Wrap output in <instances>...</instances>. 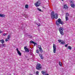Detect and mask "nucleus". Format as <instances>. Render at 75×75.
Returning <instances> with one entry per match:
<instances>
[{"mask_svg": "<svg viewBox=\"0 0 75 75\" xmlns=\"http://www.w3.org/2000/svg\"><path fill=\"white\" fill-rule=\"evenodd\" d=\"M58 41H59V42H61V44H65V42H64V41H62L61 40H58Z\"/></svg>", "mask_w": 75, "mask_h": 75, "instance_id": "nucleus-10", "label": "nucleus"}, {"mask_svg": "<svg viewBox=\"0 0 75 75\" xmlns=\"http://www.w3.org/2000/svg\"><path fill=\"white\" fill-rule=\"evenodd\" d=\"M65 19H66V21H68V20H69V18H68L67 17H66V16H65Z\"/></svg>", "mask_w": 75, "mask_h": 75, "instance_id": "nucleus-24", "label": "nucleus"}, {"mask_svg": "<svg viewBox=\"0 0 75 75\" xmlns=\"http://www.w3.org/2000/svg\"><path fill=\"white\" fill-rule=\"evenodd\" d=\"M7 33H4L3 34V35L4 36H5V35H7Z\"/></svg>", "mask_w": 75, "mask_h": 75, "instance_id": "nucleus-29", "label": "nucleus"}, {"mask_svg": "<svg viewBox=\"0 0 75 75\" xmlns=\"http://www.w3.org/2000/svg\"><path fill=\"white\" fill-rule=\"evenodd\" d=\"M1 33H2V31H1V30H0V34Z\"/></svg>", "mask_w": 75, "mask_h": 75, "instance_id": "nucleus-33", "label": "nucleus"}, {"mask_svg": "<svg viewBox=\"0 0 75 75\" xmlns=\"http://www.w3.org/2000/svg\"><path fill=\"white\" fill-rule=\"evenodd\" d=\"M37 25L39 26H41V25H41L40 24V23H38V24H37Z\"/></svg>", "mask_w": 75, "mask_h": 75, "instance_id": "nucleus-27", "label": "nucleus"}, {"mask_svg": "<svg viewBox=\"0 0 75 75\" xmlns=\"http://www.w3.org/2000/svg\"><path fill=\"white\" fill-rule=\"evenodd\" d=\"M35 4L37 7H39L40 4V2L39 1H37V2L36 3H35Z\"/></svg>", "mask_w": 75, "mask_h": 75, "instance_id": "nucleus-7", "label": "nucleus"}, {"mask_svg": "<svg viewBox=\"0 0 75 75\" xmlns=\"http://www.w3.org/2000/svg\"><path fill=\"white\" fill-rule=\"evenodd\" d=\"M25 8H28V5L26 4L25 5Z\"/></svg>", "mask_w": 75, "mask_h": 75, "instance_id": "nucleus-22", "label": "nucleus"}, {"mask_svg": "<svg viewBox=\"0 0 75 75\" xmlns=\"http://www.w3.org/2000/svg\"><path fill=\"white\" fill-rule=\"evenodd\" d=\"M38 48L40 50V52H42L43 51L42 50V48L41 47V46L40 45H38Z\"/></svg>", "mask_w": 75, "mask_h": 75, "instance_id": "nucleus-8", "label": "nucleus"}, {"mask_svg": "<svg viewBox=\"0 0 75 75\" xmlns=\"http://www.w3.org/2000/svg\"><path fill=\"white\" fill-rule=\"evenodd\" d=\"M30 75H32V74H30Z\"/></svg>", "mask_w": 75, "mask_h": 75, "instance_id": "nucleus-36", "label": "nucleus"}, {"mask_svg": "<svg viewBox=\"0 0 75 75\" xmlns=\"http://www.w3.org/2000/svg\"><path fill=\"white\" fill-rule=\"evenodd\" d=\"M70 3L71 4V7L73 8H74V7H75V4H74V1H71Z\"/></svg>", "mask_w": 75, "mask_h": 75, "instance_id": "nucleus-6", "label": "nucleus"}, {"mask_svg": "<svg viewBox=\"0 0 75 75\" xmlns=\"http://www.w3.org/2000/svg\"><path fill=\"white\" fill-rule=\"evenodd\" d=\"M2 47H7V46H6V44H3V43L2 44Z\"/></svg>", "mask_w": 75, "mask_h": 75, "instance_id": "nucleus-17", "label": "nucleus"}, {"mask_svg": "<svg viewBox=\"0 0 75 75\" xmlns=\"http://www.w3.org/2000/svg\"><path fill=\"white\" fill-rule=\"evenodd\" d=\"M18 55H21V53L20 52V51H18Z\"/></svg>", "mask_w": 75, "mask_h": 75, "instance_id": "nucleus-21", "label": "nucleus"}, {"mask_svg": "<svg viewBox=\"0 0 75 75\" xmlns=\"http://www.w3.org/2000/svg\"><path fill=\"white\" fill-rule=\"evenodd\" d=\"M42 66H41V64L38 63L37 64L36 66V69L38 70H40V69H42Z\"/></svg>", "mask_w": 75, "mask_h": 75, "instance_id": "nucleus-4", "label": "nucleus"}, {"mask_svg": "<svg viewBox=\"0 0 75 75\" xmlns=\"http://www.w3.org/2000/svg\"><path fill=\"white\" fill-rule=\"evenodd\" d=\"M51 17L52 19H54V18L57 19L58 18V14L56 13L54 14V12H52L51 13Z\"/></svg>", "mask_w": 75, "mask_h": 75, "instance_id": "nucleus-2", "label": "nucleus"}, {"mask_svg": "<svg viewBox=\"0 0 75 75\" xmlns=\"http://www.w3.org/2000/svg\"><path fill=\"white\" fill-rule=\"evenodd\" d=\"M67 46H68V45H65V47H67Z\"/></svg>", "mask_w": 75, "mask_h": 75, "instance_id": "nucleus-31", "label": "nucleus"}, {"mask_svg": "<svg viewBox=\"0 0 75 75\" xmlns=\"http://www.w3.org/2000/svg\"><path fill=\"white\" fill-rule=\"evenodd\" d=\"M64 28L62 27H60L59 29V31L60 34L62 35H64Z\"/></svg>", "mask_w": 75, "mask_h": 75, "instance_id": "nucleus-3", "label": "nucleus"}, {"mask_svg": "<svg viewBox=\"0 0 75 75\" xmlns=\"http://www.w3.org/2000/svg\"><path fill=\"white\" fill-rule=\"evenodd\" d=\"M24 49L25 52H29V51H30V50H29V49H28L25 46L24 47Z\"/></svg>", "mask_w": 75, "mask_h": 75, "instance_id": "nucleus-9", "label": "nucleus"}, {"mask_svg": "<svg viewBox=\"0 0 75 75\" xmlns=\"http://www.w3.org/2000/svg\"><path fill=\"white\" fill-rule=\"evenodd\" d=\"M16 50H17V52H18V51H19L18 50V48H17L16 49Z\"/></svg>", "mask_w": 75, "mask_h": 75, "instance_id": "nucleus-32", "label": "nucleus"}, {"mask_svg": "<svg viewBox=\"0 0 75 75\" xmlns=\"http://www.w3.org/2000/svg\"><path fill=\"white\" fill-rule=\"evenodd\" d=\"M36 52L37 53H39V50H37L36 51Z\"/></svg>", "mask_w": 75, "mask_h": 75, "instance_id": "nucleus-28", "label": "nucleus"}, {"mask_svg": "<svg viewBox=\"0 0 75 75\" xmlns=\"http://www.w3.org/2000/svg\"><path fill=\"white\" fill-rule=\"evenodd\" d=\"M37 10H38V11H42V10H41V9H40V8H37Z\"/></svg>", "mask_w": 75, "mask_h": 75, "instance_id": "nucleus-23", "label": "nucleus"}, {"mask_svg": "<svg viewBox=\"0 0 75 75\" xmlns=\"http://www.w3.org/2000/svg\"><path fill=\"white\" fill-rule=\"evenodd\" d=\"M36 75H39L38 74H37Z\"/></svg>", "mask_w": 75, "mask_h": 75, "instance_id": "nucleus-34", "label": "nucleus"}, {"mask_svg": "<svg viewBox=\"0 0 75 75\" xmlns=\"http://www.w3.org/2000/svg\"><path fill=\"white\" fill-rule=\"evenodd\" d=\"M10 38V35H8L7 37V39H8V40H9Z\"/></svg>", "mask_w": 75, "mask_h": 75, "instance_id": "nucleus-25", "label": "nucleus"}, {"mask_svg": "<svg viewBox=\"0 0 75 75\" xmlns=\"http://www.w3.org/2000/svg\"><path fill=\"white\" fill-rule=\"evenodd\" d=\"M64 8L65 9H68V7L67 6V5H65L64 6Z\"/></svg>", "mask_w": 75, "mask_h": 75, "instance_id": "nucleus-14", "label": "nucleus"}, {"mask_svg": "<svg viewBox=\"0 0 75 75\" xmlns=\"http://www.w3.org/2000/svg\"><path fill=\"white\" fill-rule=\"evenodd\" d=\"M8 41V39H5V41H6V42H7V41Z\"/></svg>", "mask_w": 75, "mask_h": 75, "instance_id": "nucleus-30", "label": "nucleus"}, {"mask_svg": "<svg viewBox=\"0 0 75 75\" xmlns=\"http://www.w3.org/2000/svg\"><path fill=\"white\" fill-rule=\"evenodd\" d=\"M0 42L1 44H3V43H4V40L3 39L1 40H0Z\"/></svg>", "mask_w": 75, "mask_h": 75, "instance_id": "nucleus-13", "label": "nucleus"}, {"mask_svg": "<svg viewBox=\"0 0 75 75\" xmlns=\"http://www.w3.org/2000/svg\"><path fill=\"white\" fill-rule=\"evenodd\" d=\"M30 42V43H32V44H34V45H37V43H35L33 41H31Z\"/></svg>", "mask_w": 75, "mask_h": 75, "instance_id": "nucleus-11", "label": "nucleus"}, {"mask_svg": "<svg viewBox=\"0 0 75 75\" xmlns=\"http://www.w3.org/2000/svg\"><path fill=\"white\" fill-rule=\"evenodd\" d=\"M53 52L54 53H55L56 52V45L55 44H53Z\"/></svg>", "mask_w": 75, "mask_h": 75, "instance_id": "nucleus-5", "label": "nucleus"}, {"mask_svg": "<svg viewBox=\"0 0 75 75\" xmlns=\"http://www.w3.org/2000/svg\"><path fill=\"white\" fill-rule=\"evenodd\" d=\"M39 56L40 57L41 59H44V57H43V56H42V54L39 53Z\"/></svg>", "mask_w": 75, "mask_h": 75, "instance_id": "nucleus-12", "label": "nucleus"}, {"mask_svg": "<svg viewBox=\"0 0 75 75\" xmlns=\"http://www.w3.org/2000/svg\"><path fill=\"white\" fill-rule=\"evenodd\" d=\"M43 8H44V7H43Z\"/></svg>", "mask_w": 75, "mask_h": 75, "instance_id": "nucleus-37", "label": "nucleus"}, {"mask_svg": "<svg viewBox=\"0 0 75 75\" xmlns=\"http://www.w3.org/2000/svg\"><path fill=\"white\" fill-rule=\"evenodd\" d=\"M60 24L63 25L64 23V22L61 21V19L60 18H59L56 21V24L58 27H59L60 25Z\"/></svg>", "mask_w": 75, "mask_h": 75, "instance_id": "nucleus-1", "label": "nucleus"}, {"mask_svg": "<svg viewBox=\"0 0 75 75\" xmlns=\"http://www.w3.org/2000/svg\"><path fill=\"white\" fill-rule=\"evenodd\" d=\"M69 13H67L66 14V16L65 17H68L69 16Z\"/></svg>", "mask_w": 75, "mask_h": 75, "instance_id": "nucleus-20", "label": "nucleus"}, {"mask_svg": "<svg viewBox=\"0 0 75 75\" xmlns=\"http://www.w3.org/2000/svg\"><path fill=\"white\" fill-rule=\"evenodd\" d=\"M59 64L60 67H62V62H59Z\"/></svg>", "mask_w": 75, "mask_h": 75, "instance_id": "nucleus-19", "label": "nucleus"}, {"mask_svg": "<svg viewBox=\"0 0 75 75\" xmlns=\"http://www.w3.org/2000/svg\"><path fill=\"white\" fill-rule=\"evenodd\" d=\"M6 15L4 14H0V17H5Z\"/></svg>", "mask_w": 75, "mask_h": 75, "instance_id": "nucleus-16", "label": "nucleus"}, {"mask_svg": "<svg viewBox=\"0 0 75 75\" xmlns=\"http://www.w3.org/2000/svg\"><path fill=\"white\" fill-rule=\"evenodd\" d=\"M67 49L70 50H72V47L70 46H69L68 47Z\"/></svg>", "mask_w": 75, "mask_h": 75, "instance_id": "nucleus-18", "label": "nucleus"}, {"mask_svg": "<svg viewBox=\"0 0 75 75\" xmlns=\"http://www.w3.org/2000/svg\"><path fill=\"white\" fill-rule=\"evenodd\" d=\"M41 73L43 75H45L46 74V72L43 71H41Z\"/></svg>", "mask_w": 75, "mask_h": 75, "instance_id": "nucleus-15", "label": "nucleus"}, {"mask_svg": "<svg viewBox=\"0 0 75 75\" xmlns=\"http://www.w3.org/2000/svg\"><path fill=\"white\" fill-rule=\"evenodd\" d=\"M39 74V72L38 71H37L36 72V75L37 74Z\"/></svg>", "mask_w": 75, "mask_h": 75, "instance_id": "nucleus-26", "label": "nucleus"}, {"mask_svg": "<svg viewBox=\"0 0 75 75\" xmlns=\"http://www.w3.org/2000/svg\"><path fill=\"white\" fill-rule=\"evenodd\" d=\"M62 0V1H64V0Z\"/></svg>", "mask_w": 75, "mask_h": 75, "instance_id": "nucleus-35", "label": "nucleus"}]
</instances>
